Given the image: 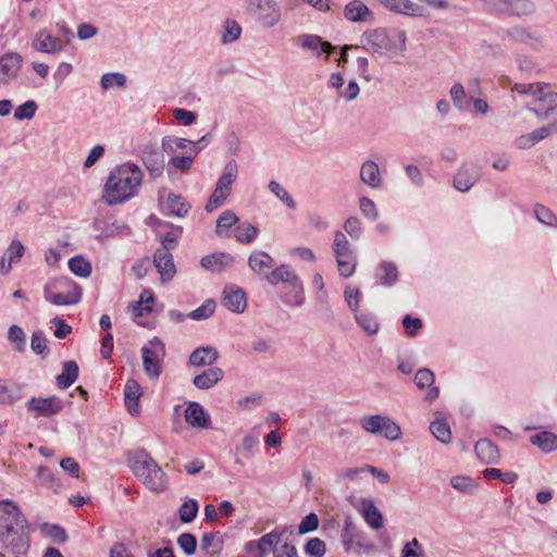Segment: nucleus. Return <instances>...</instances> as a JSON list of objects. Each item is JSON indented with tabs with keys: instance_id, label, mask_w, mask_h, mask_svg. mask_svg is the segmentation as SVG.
<instances>
[{
	"instance_id": "f257e3e1",
	"label": "nucleus",
	"mask_w": 557,
	"mask_h": 557,
	"mask_svg": "<svg viewBox=\"0 0 557 557\" xmlns=\"http://www.w3.org/2000/svg\"><path fill=\"white\" fill-rule=\"evenodd\" d=\"M0 544L16 555L26 554L30 547L29 523L11 500L0 502Z\"/></svg>"
},
{
	"instance_id": "f03ea898",
	"label": "nucleus",
	"mask_w": 557,
	"mask_h": 557,
	"mask_svg": "<svg viewBox=\"0 0 557 557\" xmlns=\"http://www.w3.org/2000/svg\"><path fill=\"white\" fill-rule=\"evenodd\" d=\"M141 169L131 162L117 165L109 175L102 199L109 206L123 203L133 198L143 182Z\"/></svg>"
},
{
	"instance_id": "7ed1b4c3",
	"label": "nucleus",
	"mask_w": 557,
	"mask_h": 557,
	"mask_svg": "<svg viewBox=\"0 0 557 557\" xmlns=\"http://www.w3.org/2000/svg\"><path fill=\"white\" fill-rule=\"evenodd\" d=\"M129 461L134 474L147 488L157 493L166 490L168 476L148 453L138 450Z\"/></svg>"
},
{
	"instance_id": "20e7f679",
	"label": "nucleus",
	"mask_w": 557,
	"mask_h": 557,
	"mask_svg": "<svg viewBox=\"0 0 557 557\" xmlns=\"http://www.w3.org/2000/svg\"><path fill=\"white\" fill-rule=\"evenodd\" d=\"M264 280L271 285L283 283L290 288L284 293L283 300L290 306H301L305 302V290L300 277L288 264H282L270 273L265 274Z\"/></svg>"
},
{
	"instance_id": "39448f33",
	"label": "nucleus",
	"mask_w": 557,
	"mask_h": 557,
	"mask_svg": "<svg viewBox=\"0 0 557 557\" xmlns=\"http://www.w3.org/2000/svg\"><path fill=\"white\" fill-rule=\"evenodd\" d=\"M45 299L54 306L75 305L82 299L81 287L67 277L50 280L44 287Z\"/></svg>"
},
{
	"instance_id": "423d86ee",
	"label": "nucleus",
	"mask_w": 557,
	"mask_h": 557,
	"mask_svg": "<svg viewBox=\"0 0 557 557\" xmlns=\"http://www.w3.org/2000/svg\"><path fill=\"white\" fill-rule=\"evenodd\" d=\"M237 173L238 168L236 161H228L225 164L223 174L218 180L215 188L206 205V210L208 212L214 211L224 203L226 198L231 195L232 185L237 178Z\"/></svg>"
},
{
	"instance_id": "0eeeda50",
	"label": "nucleus",
	"mask_w": 557,
	"mask_h": 557,
	"mask_svg": "<svg viewBox=\"0 0 557 557\" xmlns=\"http://www.w3.org/2000/svg\"><path fill=\"white\" fill-rule=\"evenodd\" d=\"M165 354V346L158 337H153L141 348L144 371L150 379L157 380L161 375Z\"/></svg>"
},
{
	"instance_id": "6e6552de",
	"label": "nucleus",
	"mask_w": 557,
	"mask_h": 557,
	"mask_svg": "<svg viewBox=\"0 0 557 557\" xmlns=\"http://www.w3.org/2000/svg\"><path fill=\"white\" fill-rule=\"evenodd\" d=\"M360 425L364 431L383 435L388 441H396L401 436L400 426L387 416H364L360 419Z\"/></svg>"
},
{
	"instance_id": "1a4fd4ad",
	"label": "nucleus",
	"mask_w": 557,
	"mask_h": 557,
	"mask_svg": "<svg viewBox=\"0 0 557 557\" xmlns=\"http://www.w3.org/2000/svg\"><path fill=\"white\" fill-rule=\"evenodd\" d=\"M26 408L28 411L35 412V417H51L60 413L64 404L61 398L58 396H49V397H32L27 404Z\"/></svg>"
},
{
	"instance_id": "9d476101",
	"label": "nucleus",
	"mask_w": 557,
	"mask_h": 557,
	"mask_svg": "<svg viewBox=\"0 0 557 557\" xmlns=\"http://www.w3.org/2000/svg\"><path fill=\"white\" fill-rule=\"evenodd\" d=\"M361 44L366 50L377 54L393 49L392 39L382 28L364 32L361 36Z\"/></svg>"
},
{
	"instance_id": "9b49d317",
	"label": "nucleus",
	"mask_w": 557,
	"mask_h": 557,
	"mask_svg": "<svg viewBox=\"0 0 557 557\" xmlns=\"http://www.w3.org/2000/svg\"><path fill=\"white\" fill-rule=\"evenodd\" d=\"M487 3L497 12L523 16L534 12L535 7L530 0H486Z\"/></svg>"
},
{
	"instance_id": "f8f14e48",
	"label": "nucleus",
	"mask_w": 557,
	"mask_h": 557,
	"mask_svg": "<svg viewBox=\"0 0 557 557\" xmlns=\"http://www.w3.org/2000/svg\"><path fill=\"white\" fill-rule=\"evenodd\" d=\"M296 45L302 50L310 51L314 57L319 58L325 53L327 60L335 47L329 41H324L320 36L313 34H301L296 38Z\"/></svg>"
},
{
	"instance_id": "ddd939ff",
	"label": "nucleus",
	"mask_w": 557,
	"mask_h": 557,
	"mask_svg": "<svg viewBox=\"0 0 557 557\" xmlns=\"http://www.w3.org/2000/svg\"><path fill=\"white\" fill-rule=\"evenodd\" d=\"M203 140L205 137H202L199 141H193L182 137L165 136L162 138V150L168 154H174L178 151H182L186 154L193 152L194 156H197L203 148V146H199V144Z\"/></svg>"
},
{
	"instance_id": "4468645a",
	"label": "nucleus",
	"mask_w": 557,
	"mask_h": 557,
	"mask_svg": "<svg viewBox=\"0 0 557 557\" xmlns=\"http://www.w3.org/2000/svg\"><path fill=\"white\" fill-rule=\"evenodd\" d=\"M22 55L16 52L0 57V85H9L15 79L22 67Z\"/></svg>"
},
{
	"instance_id": "2eb2a0df",
	"label": "nucleus",
	"mask_w": 557,
	"mask_h": 557,
	"mask_svg": "<svg viewBox=\"0 0 557 557\" xmlns=\"http://www.w3.org/2000/svg\"><path fill=\"white\" fill-rule=\"evenodd\" d=\"M221 302L230 311L242 313L247 307V296L240 287L226 285L223 290Z\"/></svg>"
},
{
	"instance_id": "dca6fc26",
	"label": "nucleus",
	"mask_w": 557,
	"mask_h": 557,
	"mask_svg": "<svg viewBox=\"0 0 557 557\" xmlns=\"http://www.w3.org/2000/svg\"><path fill=\"white\" fill-rule=\"evenodd\" d=\"M153 263L161 275L162 282H169L174 277L176 269L170 247L158 248L153 256Z\"/></svg>"
},
{
	"instance_id": "f3484780",
	"label": "nucleus",
	"mask_w": 557,
	"mask_h": 557,
	"mask_svg": "<svg viewBox=\"0 0 557 557\" xmlns=\"http://www.w3.org/2000/svg\"><path fill=\"white\" fill-rule=\"evenodd\" d=\"M185 421L194 429L208 430L211 428L210 414L196 401H191L185 409Z\"/></svg>"
},
{
	"instance_id": "a211bd4d",
	"label": "nucleus",
	"mask_w": 557,
	"mask_h": 557,
	"mask_svg": "<svg viewBox=\"0 0 557 557\" xmlns=\"http://www.w3.org/2000/svg\"><path fill=\"white\" fill-rule=\"evenodd\" d=\"M480 173L473 163H463L454 177L457 190L466 193L479 181Z\"/></svg>"
},
{
	"instance_id": "6ab92c4d",
	"label": "nucleus",
	"mask_w": 557,
	"mask_h": 557,
	"mask_svg": "<svg viewBox=\"0 0 557 557\" xmlns=\"http://www.w3.org/2000/svg\"><path fill=\"white\" fill-rule=\"evenodd\" d=\"M32 47L39 52L55 53L63 50L64 45L59 37L52 36L47 29H41L35 35Z\"/></svg>"
},
{
	"instance_id": "aec40b11",
	"label": "nucleus",
	"mask_w": 557,
	"mask_h": 557,
	"mask_svg": "<svg viewBox=\"0 0 557 557\" xmlns=\"http://www.w3.org/2000/svg\"><path fill=\"white\" fill-rule=\"evenodd\" d=\"M387 10L409 16H422L423 8L411 0H379Z\"/></svg>"
},
{
	"instance_id": "412c9836",
	"label": "nucleus",
	"mask_w": 557,
	"mask_h": 557,
	"mask_svg": "<svg viewBox=\"0 0 557 557\" xmlns=\"http://www.w3.org/2000/svg\"><path fill=\"white\" fill-rule=\"evenodd\" d=\"M288 531H290L289 527H276L271 532L257 540V549L260 553V557H264L270 552L274 553L278 541Z\"/></svg>"
},
{
	"instance_id": "4be33fe9",
	"label": "nucleus",
	"mask_w": 557,
	"mask_h": 557,
	"mask_svg": "<svg viewBox=\"0 0 557 557\" xmlns=\"http://www.w3.org/2000/svg\"><path fill=\"white\" fill-rule=\"evenodd\" d=\"M141 395L143 389L138 382L133 379L127 380L124 387V403L132 416H138L140 412L139 399Z\"/></svg>"
},
{
	"instance_id": "5701e85b",
	"label": "nucleus",
	"mask_w": 557,
	"mask_h": 557,
	"mask_svg": "<svg viewBox=\"0 0 557 557\" xmlns=\"http://www.w3.org/2000/svg\"><path fill=\"white\" fill-rule=\"evenodd\" d=\"M533 104L534 107L531 108V110L537 116H546L557 108V92L552 91L550 88L545 85V89H542L541 96H537Z\"/></svg>"
},
{
	"instance_id": "b1692460",
	"label": "nucleus",
	"mask_w": 557,
	"mask_h": 557,
	"mask_svg": "<svg viewBox=\"0 0 557 557\" xmlns=\"http://www.w3.org/2000/svg\"><path fill=\"white\" fill-rule=\"evenodd\" d=\"M274 265V259L265 251L255 250L248 258V267L252 272L263 277L270 273Z\"/></svg>"
},
{
	"instance_id": "393cba45",
	"label": "nucleus",
	"mask_w": 557,
	"mask_h": 557,
	"mask_svg": "<svg viewBox=\"0 0 557 557\" xmlns=\"http://www.w3.org/2000/svg\"><path fill=\"white\" fill-rule=\"evenodd\" d=\"M234 258L227 252H215L202 257L200 264L203 269L211 272H222L232 267Z\"/></svg>"
},
{
	"instance_id": "a878e982",
	"label": "nucleus",
	"mask_w": 557,
	"mask_h": 557,
	"mask_svg": "<svg viewBox=\"0 0 557 557\" xmlns=\"http://www.w3.org/2000/svg\"><path fill=\"white\" fill-rule=\"evenodd\" d=\"M434 381V373L428 368L419 369L414 375V383L420 389L430 388L425 396V399L430 403L434 401L440 395L438 387L433 386Z\"/></svg>"
},
{
	"instance_id": "bb28decb",
	"label": "nucleus",
	"mask_w": 557,
	"mask_h": 557,
	"mask_svg": "<svg viewBox=\"0 0 557 557\" xmlns=\"http://www.w3.org/2000/svg\"><path fill=\"white\" fill-rule=\"evenodd\" d=\"M166 214L184 218L190 210V205L182 195L170 193L162 203Z\"/></svg>"
},
{
	"instance_id": "cd10ccee",
	"label": "nucleus",
	"mask_w": 557,
	"mask_h": 557,
	"mask_svg": "<svg viewBox=\"0 0 557 557\" xmlns=\"http://www.w3.org/2000/svg\"><path fill=\"white\" fill-rule=\"evenodd\" d=\"M360 180L373 189L382 187L383 180L376 162L367 160L360 168Z\"/></svg>"
},
{
	"instance_id": "c85d7f7f",
	"label": "nucleus",
	"mask_w": 557,
	"mask_h": 557,
	"mask_svg": "<svg viewBox=\"0 0 557 557\" xmlns=\"http://www.w3.org/2000/svg\"><path fill=\"white\" fill-rule=\"evenodd\" d=\"M219 352L212 346L199 347L189 356V363L194 367H212L218 360Z\"/></svg>"
},
{
	"instance_id": "c756f323",
	"label": "nucleus",
	"mask_w": 557,
	"mask_h": 557,
	"mask_svg": "<svg viewBox=\"0 0 557 557\" xmlns=\"http://www.w3.org/2000/svg\"><path fill=\"white\" fill-rule=\"evenodd\" d=\"M508 36L517 41L528 45L532 48H539L542 45L541 36L537 32L527 27H512L508 30Z\"/></svg>"
},
{
	"instance_id": "7c9ffc66",
	"label": "nucleus",
	"mask_w": 557,
	"mask_h": 557,
	"mask_svg": "<svg viewBox=\"0 0 557 557\" xmlns=\"http://www.w3.org/2000/svg\"><path fill=\"white\" fill-rule=\"evenodd\" d=\"M344 16L354 23L367 22L372 17V12L360 0H352L346 4L344 9Z\"/></svg>"
},
{
	"instance_id": "2f4dec72",
	"label": "nucleus",
	"mask_w": 557,
	"mask_h": 557,
	"mask_svg": "<svg viewBox=\"0 0 557 557\" xmlns=\"http://www.w3.org/2000/svg\"><path fill=\"white\" fill-rule=\"evenodd\" d=\"M224 376V372L219 367H211L208 370L196 375L193 380L194 385L199 389H209L218 384Z\"/></svg>"
},
{
	"instance_id": "473e14b6",
	"label": "nucleus",
	"mask_w": 557,
	"mask_h": 557,
	"mask_svg": "<svg viewBox=\"0 0 557 557\" xmlns=\"http://www.w3.org/2000/svg\"><path fill=\"white\" fill-rule=\"evenodd\" d=\"M474 450L478 458L484 463H495L499 458L497 446L486 438L478 441Z\"/></svg>"
},
{
	"instance_id": "72a5a7b5",
	"label": "nucleus",
	"mask_w": 557,
	"mask_h": 557,
	"mask_svg": "<svg viewBox=\"0 0 557 557\" xmlns=\"http://www.w3.org/2000/svg\"><path fill=\"white\" fill-rule=\"evenodd\" d=\"M143 162L151 177H159L164 170V158L157 150L144 151Z\"/></svg>"
},
{
	"instance_id": "f704fd0d",
	"label": "nucleus",
	"mask_w": 557,
	"mask_h": 557,
	"mask_svg": "<svg viewBox=\"0 0 557 557\" xmlns=\"http://www.w3.org/2000/svg\"><path fill=\"white\" fill-rule=\"evenodd\" d=\"M361 515L370 528L374 530L383 528V516L372 500H362Z\"/></svg>"
},
{
	"instance_id": "c9c22d12",
	"label": "nucleus",
	"mask_w": 557,
	"mask_h": 557,
	"mask_svg": "<svg viewBox=\"0 0 557 557\" xmlns=\"http://www.w3.org/2000/svg\"><path fill=\"white\" fill-rule=\"evenodd\" d=\"M375 275L381 285L392 286L398 280V269L395 263L383 261L379 264Z\"/></svg>"
},
{
	"instance_id": "e433bc0d",
	"label": "nucleus",
	"mask_w": 557,
	"mask_h": 557,
	"mask_svg": "<svg viewBox=\"0 0 557 557\" xmlns=\"http://www.w3.org/2000/svg\"><path fill=\"white\" fill-rule=\"evenodd\" d=\"M530 442L545 454L557 449V435L549 431H542L532 435Z\"/></svg>"
},
{
	"instance_id": "4c0bfd02",
	"label": "nucleus",
	"mask_w": 557,
	"mask_h": 557,
	"mask_svg": "<svg viewBox=\"0 0 557 557\" xmlns=\"http://www.w3.org/2000/svg\"><path fill=\"white\" fill-rule=\"evenodd\" d=\"M281 8L274 2L270 1L267 8L260 12L257 21L265 28L274 27L281 20Z\"/></svg>"
},
{
	"instance_id": "58836bf2",
	"label": "nucleus",
	"mask_w": 557,
	"mask_h": 557,
	"mask_svg": "<svg viewBox=\"0 0 557 557\" xmlns=\"http://www.w3.org/2000/svg\"><path fill=\"white\" fill-rule=\"evenodd\" d=\"M78 377V366L75 361H66L63 364L62 372L57 376L59 388L70 387Z\"/></svg>"
},
{
	"instance_id": "ea45409f",
	"label": "nucleus",
	"mask_w": 557,
	"mask_h": 557,
	"mask_svg": "<svg viewBox=\"0 0 557 557\" xmlns=\"http://www.w3.org/2000/svg\"><path fill=\"white\" fill-rule=\"evenodd\" d=\"M37 478L42 486L52 490L54 493L62 488L61 480L47 467L40 466L37 469Z\"/></svg>"
},
{
	"instance_id": "a19ab883",
	"label": "nucleus",
	"mask_w": 557,
	"mask_h": 557,
	"mask_svg": "<svg viewBox=\"0 0 557 557\" xmlns=\"http://www.w3.org/2000/svg\"><path fill=\"white\" fill-rule=\"evenodd\" d=\"M335 259L337 262L339 275L342 277L347 278L355 273L357 261L354 252L347 255L337 253V257H335Z\"/></svg>"
},
{
	"instance_id": "79ce46f5",
	"label": "nucleus",
	"mask_w": 557,
	"mask_h": 557,
	"mask_svg": "<svg viewBox=\"0 0 557 557\" xmlns=\"http://www.w3.org/2000/svg\"><path fill=\"white\" fill-rule=\"evenodd\" d=\"M355 319L357 324L370 335L377 333L380 324L374 314L370 312H356Z\"/></svg>"
},
{
	"instance_id": "37998d69",
	"label": "nucleus",
	"mask_w": 557,
	"mask_h": 557,
	"mask_svg": "<svg viewBox=\"0 0 557 557\" xmlns=\"http://www.w3.org/2000/svg\"><path fill=\"white\" fill-rule=\"evenodd\" d=\"M430 431L437 441L444 444L449 443L451 440L450 428L448 423L443 419L433 421L430 425Z\"/></svg>"
},
{
	"instance_id": "c03bdc74",
	"label": "nucleus",
	"mask_w": 557,
	"mask_h": 557,
	"mask_svg": "<svg viewBox=\"0 0 557 557\" xmlns=\"http://www.w3.org/2000/svg\"><path fill=\"white\" fill-rule=\"evenodd\" d=\"M258 228L252 224L245 222L235 228V238L242 244H250L258 236Z\"/></svg>"
},
{
	"instance_id": "a18cd8bd",
	"label": "nucleus",
	"mask_w": 557,
	"mask_h": 557,
	"mask_svg": "<svg viewBox=\"0 0 557 557\" xmlns=\"http://www.w3.org/2000/svg\"><path fill=\"white\" fill-rule=\"evenodd\" d=\"M69 269L75 275L87 277L91 273V264L82 256H75L69 260Z\"/></svg>"
},
{
	"instance_id": "49530a36",
	"label": "nucleus",
	"mask_w": 557,
	"mask_h": 557,
	"mask_svg": "<svg viewBox=\"0 0 557 557\" xmlns=\"http://www.w3.org/2000/svg\"><path fill=\"white\" fill-rule=\"evenodd\" d=\"M199 505L196 499L184 502L178 509V517L183 523H190L197 517Z\"/></svg>"
},
{
	"instance_id": "de8ad7c7",
	"label": "nucleus",
	"mask_w": 557,
	"mask_h": 557,
	"mask_svg": "<svg viewBox=\"0 0 557 557\" xmlns=\"http://www.w3.org/2000/svg\"><path fill=\"white\" fill-rule=\"evenodd\" d=\"M449 94L454 106L458 110L462 111L468 108L467 92L461 83H455L451 86Z\"/></svg>"
},
{
	"instance_id": "09e8293b",
	"label": "nucleus",
	"mask_w": 557,
	"mask_h": 557,
	"mask_svg": "<svg viewBox=\"0 0 557 557\" xmlns=\"http://www.w3.org/2000/svg\"><path fill=\"white\" fill-rule=\"evenodd\" d=\"M242 27L235 20H226L223 25L222 42L230 44L240 37Z\"/></svg>"
},
{
	"instance_id": "8fccbe9b",
	"label": "nucleus",
	"mask_w": 557,
	"mask_h": 557,
	"mask_svg": "<svg viewBox=\"0 0 557 557\" xmlns=\"http://www.w3.org/2000/svg\"><path fill=\"white\" fill-rule=\"evenodd\" d=\"M238 222V216L231 210L221 213L216 221V234L223 236L224 232L228 231L233 225Z\"/></svg>"
},
{
	"instance_id": "3c124183",
	"label": "nucleus",
	"mask_w": 557,
	"mask_h": 557,
	"mask_svg": "<svg viewBox=\"0 0 557 557\" xmlns=\"http://www.w3.org/2000/svg\"><path fill=\"white\" fill-rule=\"evenodd\" d=\"M8 339L14 344L15 350L23 352L26 348V335L22 327L11 325L8 332Z\"/></svg>"
},
{
	"instance_id": "603ef678",
	"label": "nucleus",
	"mask_w": 557,
	"mask_h": 557,
	"mask_svg": "<svg viewBox=\"0 0 557 557\" xmlns=\"http://www.w3.org/2000/svg\"><path fill=\"white\" fill-rule=\"evenodd\" d=\"M450 485L462 493H472L478 487V484L470 476L456 475L450 479Z\"/></svg>"
},
{
	"instance_id": "864d4df0",
	"label": "nucleus",
	"mask_w": 557,
	"mask_h": 557,
	"mask_svg": "<svg viewBox=\"0 0 557 557\" xmlns=\"http://www.w3.org/2000/svg\"><path fill=\"white\" fill-rule=\"evenodd\" d=\"M100 85L104 90L114 86L123 88L126 85V76L122 73H106L101 76Z\"/></svg>"
},
{
	"instance_id": "5fc2aeb1",
	"label": "nucleus",
	"mask_w": 557,
	"mask_h": 557,
	"mask_svg": "<svg viewBox=\"0 0 557 557\" xmlns=\"http://www.w3.org/2000/svg\"><path fill=\"white\" fill-rule=\"evenodd\" d=\"M512 91H516L520 95H528L533 98V102L536 100L537 96H541L542 89H545V85L541 83L534 84H515L512 86Z\"/></svg>"
},
{
	"instance_id": "6e6d98bb",
	"label": "nucleus",
	"mask_w": 557,
	"mask_h": 557,
	"mask_svg": "<svg viewBox=\"0 0 557 557\" xmlns=\"http://www.w3.org/2000/svg\"><path fill=\"white\" fill-rule=\"evenodd\" d=\"M269 189L283 201L288 208L295 209L296 202L289 193L276 181H271L269 183Z\"/></svg>"
},
{
	"instance_id": "4d7b16f0",
	"label": "nucleus",
	"mask_w": 557,
	"mask_h": 557,
	"mask_svg": "<svg viewBox=\"0 0 557 557\" xmlns=\"http://www.w3.org/2000/svg\"><path fill=\"white\" fill-rule=\"evenodd\" d=\"M332 248L334 257H337V253L347 255L354 252L350 248L349 242L346 238V235L341 231L335 232Z\"/></svg>"
},
{
	"instance_id": "13d9d810",
	"label": "nucleus",
	"mask_w": 557,
	"mask_h": 557,
	"mask_svg": "<svg viewBox=\"0 0 557 557\" xmlns=\"http://www.w3.org/2000/svg\"><path fill=\"white\" fill-rule=\"evenodd\" d=\"M534 214L536 219L548 226H557V218L552 210L543 205H536L534 207Z\"/></svg>"
},
{
	"instance_id": "bf43d9fd",
	"label": "nucleus",
	"mask_w": 557,
	"mask_h": 557,
	"mask_svg": "<svg viewBox=\"0 0 557 557\" xmlns=\"http://www.w3.org/2000/svg\"><path fill=\"white\" fill-rule=\"evenodd\" d=\"M325 552V543L319 537L310 539L305 545V553L311 557H323Z\"/></svg>"
},
{
	"instance_id": "052dcab7",
	"label": "nucleus",
	"mask_w": 557,
	"mask_h": 557,
	"mask_svg": "<svg viewBox=\"0 0 557 557\" xmlns=\"http://www.w3.org/2000/svg\"><path fill=\"white\" fill-rule=\"evenodd\" d=\"M24 252L25 247L23 246V244L20 240L14 239L7 248L4 256L8 258V261H10V264H14L21 260Z\"/></svg>"
},
{
	"instance_id": "680f3d73",
	"label": "nucleus",
	"mask_w": 557,
	"mask_h": 557,
	"mask_svg": "<svg viewBox=\"0 0 557 557\" xmlns=\"http://www.w3.org/2000/svg\"><path fill=\"white\" fill-rule=\"evenodd\" d=\"M195 157L193 152L186 156H174L170 159L169 164L178 171L186 172L193 168Z\"/></svg>"
},
{
	"instance_id": "e2e57ef3",
	"label": "nucleus",
	"mask_w": 557,
	"mask_h": 557,
	"mask_svg": "<svg viewBox=\"0 0 557 557\" xmlns=\"http://www.w3.org/2000/svg\"><path fill=\"white\" fill-rule=\"evenodd\" d=\"M45 534L57 544H62L66 541L67 535L65 530L57 524H45L42 527Z\"/></svg>"
},
{
	"instance_id": "0e129e2a",
	"label": "nucleus",
	"mask_w": 557,
	"mask_h": 557,
	"mask_svg": "<svg viewBox=\"0 0 557 557\" xmlns=\"http://www.w3.org/2000/svg\"><path fill=\"white\" fill-rule=\"evenodd\" d=\"M36 110H37L36 102L34 100H28L15 109L14 117L20 121L30 120L34 117Z\"/></svg>"
},
{
	"instance_id": "69168bd1",
	"label": "nucleus",
	"mask_w": 557,
	"mask_h": 557,
	"mask_svg": "<svg viewBox=\"0 0 557 557\" xmlns=\"http://www.w3.org/2000/svg\"><path fill=\"white\" fill-rule=\"evenodd\" d=\"M359 208L361 213L371 221H375L379 218V210L373 200L368 197H361L359 199Z\"/></svg>"
},
{
	"instance_id": "338daca9",
	"label": "nucleus",
	"mask_w": 557,
	"mask_h": 557,
	"mask_svg": "<svg viewBox=\"0 0 557 557\" xmlns=\"http://www.w3.org/2000/svg\"><path fill=\"white\" fill-rule=\"evenodd\" d=\"M177 544L186 555L190 556L196 552L197 540L190 533H183L177 537Z\"/></svg>"
},
{
	"instance_id": "774afa93",
	"label": "nucleus",
	"mask_w": 557,
	"mask_h": 557,
	"mask_svg": "<svg viewBox=\"0 0 557 557\" xmlns=\"http://www.w3.org/2000/svg\"><path fill=\"white\" fill-rule=\"evenodd\" d=\"M423 550L417 539L407 542L401 550L400 557H422Z\"/></svg>"
}]
</instances>
